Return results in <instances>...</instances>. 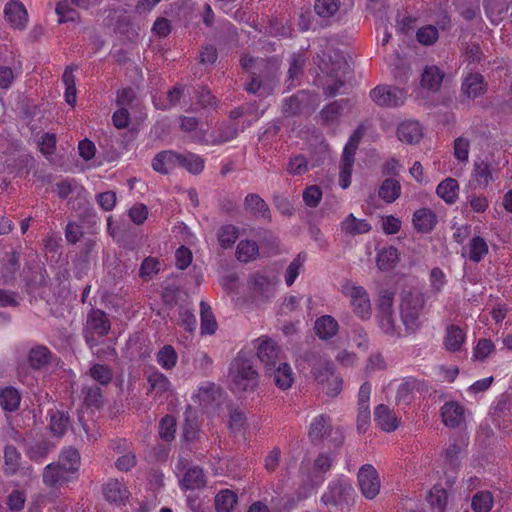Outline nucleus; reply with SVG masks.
<instances>
[{
	"label": "nucleus",
	"instance_id": "f257e3e1",
	"mask_svg": "<svg viewBox=\"0 0 512 512\" xmlns=\"http://www.w3.org/2000/svg\"><path fill=\"white\" fill-rule=\"evenodd\" d=\"M229 377L234 392H253L259 384V375L253 361L244 352H239L231 362Z\"/></svg>",
	"mask_w": 512,
	"mask_h": 512
},
{
	"label": "nucleus",
	"instance_id": "f03ea898",
	"mask_svg": "<svg viewBox=\"0 0 512 512\" xmlns=\"http://www.w3.org/2000/svg\"><path fill=\"white\" fill-rule=\"evenodd\" d=\"M425 305L424 295L419 292H404L400 305L401 319L409 333H415L421 327L420 314Z\"/></svg>",
	"mask_w": 512,
	"mask_h": 512
},
{
	"label": "nucleus",
	"instance_id": "7ed1b4c3",
	"mask_svg": "<svg viewBox=\"0 0 512 512\" xmlns=\"http://www.w3.org/2000/svg\"><path fill=\"white\" fill-rule=\"evenodd\" d=\"M366 132L363 124H360L350 136L346 143L340 162L339 185L346 189L351 183V174L353 170L355 154L359 143Z\"/></svg>",
	"mask_w": 512,
	"mask_h": 512
},
{
	"label": "nucleus",
	"instance_id": "20e7f679",
	"mask_svg": "<svg viewBox=\"0 0 512 512\" xmlns=\"http://www.w3.org/2000/svg\"><path fill=\"white\" fill-rule=\"evenodd\" d=\"M372 101L383 108H396L404 104L407 93L393 85H378L370 91Z\"/></svg>",
	"mask_w": 512,
	"mask_h": 512
},
{
	"label": "nucleus",
	"instance_id": "39448f33",
	"mask_svg": "<svg viewBox=\"0 0 512 512\" xmlns=\"http://www.w3.org/2000/svg\"><path fill=\"white\" fill-rule=\"evenodd\" d=\"M321 499L325 505L348 507L354 501V489L349 482L339 479L330 483Z\"/></svg>",
	"mask_w": 512,
	"mask_h": 512
},
{
	"label": "nucleus",
	"instance_id": "423d86ee",
	"mask_svg": "<svg viewBox=\"0 0 512 512\" xmlns=\"http://www.w3.org/2000/svg\"><path fill=\"white\" fill-rule=\"evenodd\" d=\"M329 62L331 63V67H326L325 71L330 77L334 78V83L325 87L324 94L327 97H333L345 84V73L348 68V63L345 58L338 53H335L334 58L329 55ZM324 64L328 66V63L324 62Z\"/></svg>",
	"mask_w": 512,
	"mask_h": 512
},
{
	"label": "nucleus",
	"instance_id": "0eeeda50",
	"mask_svg": "<svg viewBox=\"0 0 512 512\" xmlns=\"http://www.w3.org/2000/svg\"><path fill=\"white\" fill-rule=\"evenodd\" d=\"M358 484L362 494L368 498H375L380 490V479L376 469L370 465H363L358 472Z\"/></svg>",
	"mask_w": 512,
	"mask_h": 512
},
{
	"label": "nucleus",
	"instance_id": "6e6552de",
	"mask_svg": "<svg viewBox=\"0 0 512 512\" xmlns=\"http://www.w3.org/2000/svg\"><path fill=\"white\" fill-rule=\"evenodd\" d=\"M344 293L350 297L354 312L361 318L369 317L371 305L369 296L362 286H345Z\"/></svg>",
	"mask_w": 512,
	"mask_h": 512
},
{
	"label": "nucleus",
	"instance_id": "1a4fd4ad",
	"mask_svg": "<svg viewBox=\"0 0 512 512\" xmlns=\"http://www.w3.org/2000/svg\"><path fill=\"white\" fill-rule=\"evenodd\" d=\"M257 346V357L264 364L265 371L274 368L280 362L281 349L271 339H259Z\"/></svg>",
	"mask_w": 512,
	"mask_h": 512
},
{
	"label": "nucleus",
	"instance_id": "9d476101",
	"mask_svg": "<svg viewBox=\"0 0 512 512\" xmlns=\"http://www.w3.org/2000/svg\"><path fill=\"white\" fill-rule=\"evenodd\" d=\"M313 101V94L306 90H300L294 95L285 99L282 112L285 116H297L310 106Z\"/></svg>",
	"mask_w": 512,
	"mask_h": 512
},
{
	"label": "nucleus",
	"instance_id": "9b49d317",
	"mask_svg": "<svg viewBox=\"0 0 512 512\" xmlns=\"http://www.w3.org/2000/svg\"><path fill=\"white\" fill-rule=\"evenodd\" d=\"M223 390L215 383H206L201 386L197 393L199 404L204 409L215 408L222 401Z\"/></svg>",
	"mask_w": 512,
	"mask_h": 512
},
{
	"label": "nucleus",
	"instance_id": "f8f14e48",
	"mask_svg": "<svg viewBox=\"0 0 512 512\" xmlns=\"http://www.w3.org/2000/svg\"><path fill=\"white\" fill-rule=\"evenodd\" d=\"M244 209L256 218L271 221V211L268 204L258 194L249 193L244 199Z\"/></svg>",
	"mask_w": 512,
	"mask_h": 512
},
{
	"label": "nucleus",
	"instance_id": "ddd939ff",
	"mask_svg": "<svg viewBox=\"0 0 512 512\" xmlns=\"http://www.w3.org/2000/svg\"><path fill=\"white\" fill-rule=\"evenodd\" d=\"M4 12L6 19L14 28L22 29L25 27L28 14L22 2L10 0L6 4Z\"/></svg>",
	"mask_w": 512,
	"mask_h": 512
},
{
	"label": "nucleus",
	"instance_id": "4468645a",
	"mask_svg": "<svg viewBox=\"0 0 512 512\" xmlns=\"http://www.w3.org/2000/svg\"><path fill=\"white\" fill-rule=\"evenodd\" d=\"M441 416L447 427H459L464 421V407L458 402H447L441 408Z\"/></svg>",
	"mask_w": 512,
	"mask_h": 512
},
{
	"label": "nucleus",
	"instance_id": "2eb2a0df",
	"mask_svg": "<svg viewBox=\"0 0 512 512\" xmlns=\"http://www.w3.org/2000/svg\"><path fill=\"white\" fill-rule=\"evenodd\" d=\"M87 328L99 336H105L110 331L111 323L103 310L91 309L87 315Z\"/></svg>",
	"mask_w": 512,
	"mask_h": 512
},
{
	"label": "nucleus",
	"instance_id": "dca6fc26",
	"mask_svg": "<svg viewBox=\"0 0 512 512\" xmlns=\"http://www.w3.org/2000/svg\"><path fill=\"white\" fill-rule=\"evenodd\" d=\"M461 90L468 98L474 99L486 92L487 83L481 74L471 73L463 80Z\"/></svg>",
	"mask_w": 512,
	"mask_h": 512
},
{
	"label": "nucleus",
	"instance_id": "f3484780",
	"mask_svg": "<svg viewBox=\"0 0 512 512\" xmlns=\"http://www.w3.org/2000/svg\"><path fill=\"white\" fill-rule=\"evenodd\" d=\"M48 416L49 430L51 434L57 438L63 437L70 425V416L68 412L58 409H50L48 411Z\"/></svg>",
	"mask_w": 512,
	"mask_h": 512
},
{
	"label": "nucleus",
	"instance_id": "a211bd4d",
	"mask_svg": "<svg viewBox=\"0 0 512 512\" xmlns=\"http://www.w3.org/2000/svg\"><path fill=\"white\" fill-rule=\"evenodd\" d=\"M66 466L60 463H51L44 468L43 482L49 487L61 486L68 482Z\"/></svg>",
	"mask_w": 512,
	"mask_h": 512
},
{
	"label": "nucleus",
	"instance_id": "6ab92c4d",
	"mask_svg": "<svg viewBox=\"0 0 512 512\" xmlns=\"http://www.w3.org/2000/svg\"><path fill=\"white\" fill-rule=\"evenodd\" d=\"M266 375L273 378L277 387L286 390L291 387L294 379L290 365L285 362H279L278 366L265 371Z\"/></svg>",
	"mask_w": 512,
	"mask_h": 512
},
{
	"label": "nucleus",
	"instance_id": "aec40b11",
	"mask_svg": "<svg viewBox=\"0 0 512 512\" xmlns=\"http://www.w3.org/2000/svg\"><path fill=\"white\" fill-rule=\"evenodd\" d=\"M438 222L436 214L428 208H421L413 214L414 228L420 233H430Z\"/></svg>",
	"mask_w": 512,
	"mask_h": 512
},
{
	"label": "nucleus",
	"instance_id": "412c9836",
	"mask_svg": "<svg viewBox=\"0 0 512 512\" xmlns=\"http://www.w3.org/2000/svg\"><path fill=\"white\" fill-rule=\"evenodd\" d=\"M398 139L408 144L418 143L422 136V126L417 121H405L398 126Z\"/></svg>",
	"mask_w": 512,
	"mask_h": 512
},
{
	"label": "nucleus",
	"instance_id": "4be33fe9",
	"mask_svg": "<svg viewBox=\"0 0 512 512\" xmlns=\"http://www.w3.org/2000/svg\"><path fill=\"white\" fill-rule=\"evenodd\" d=\"M374 416L375 421L383 431L392 432L398 428L399 420L388 406L378 405L375 408Z\"/></svg>",
	"mask_w": 512,
	"mask_h": 512
},
{
	"label": "nucleus",
	"instance_id": "5701e85b",
	"mask_svg": "<svg viewBox=\"0 0 512 512\" xmlns=\"http://www.w3.org/2000/svg\"><path fill=\"white\" fill-rule=\"evenodd\" d=\"M298 361L300 362V365L307 364V366L311 368V372L314 377L323 376V374L318 371L319 365H326V367H328V358L321 350L311 349L304 351L299 356Z\"/></svg>",
	"mask_w": 512,
	"mask_h": 512
},
{
	"label": "nucleus",
	"instance_id": "b1692460",
	"mask_svg": "<svg viewBox=\"0 0 512 512\" xmlns=\"http://www.w3.org/2000/svg\"><path fill=\"white\" fill-rule=\"evenodd\" d=\"M104 498L111 503L123 502L128 499L127 488L117 479H109L102 488Z\"/></svg>",
	"mask_w": 512,
	"mask_h": 512
},
{
	"label": "nucleus",
	"instance_id": "393cba45",
	"mask_svg": "<svg viewBox=\"0 0 512 512\" xmlns=\"http://www.w3.org/2000/svg\"><path fill=\"white\" fill-rule=\"evenodd\" d=\"M331 419L327 415H319L310 425L308 437L312 443L316 444L330 433Z\"/></svg>",
	"mask_w": 512,
	"mask_h": 512
},
{
	"label": "nucleus",
	"instance_id": "a878e982",
	"mask_svg": "<svg viewBox=\"0 0 512 512\" xmlns=\"http://www.w3.org/2000/svg\"><path fill=\"white\" fill-rule=\"evenodd\" d=\"M338 328L337 321L330 315L319 317L314 325L316 335L322 340L333 338L337 334Z\"/></svg>",
	"mask_w": 512,
	"mask_h": 512
},
{
	"label": "nucleus",
	"instance_id": "bb28decb",
	"mask_svg": "<svg viewBox=\"0 0 512 512\" xmlns=\"http://www.w3.org/2000/svg\"><path fill=\"white\" fill-rule=\"evenodd\" d=\"M178 154L173 151H162L152 160V167L156 172L168 174L177 166Z\"/></svg>",
	"mask_w": 512,
	"mask_h": 512
},
{
	"label": "nucleus",
	"instance_id": "cd10ccee",
	"mask_svg": "<svg viewBox=\"0 0 512 512\" xmlns=\"http://www.w3.org/2000/svg\"><path fill=\"white\" fill-rule=\"evenodd\" d=\"M341 231L350 236L366 234L370 232L371 225L365 219H357L354 214H349L341 222Z\"/></svg>",
	"mask_w": 512,
	"mask_h": 512
},
{
	"label": "nucleus",
	"instance_id": "c85d7f7f",
	"mask_svg": "<svg viewBox=\"0 0 512 512\" xmlns=\"http://www.w3.org/2000/svg\"><path fill=\"white\" fill-rule=\"evenodd\" d=\"M180 484L185 490L200 489L204 487L206 480L203 470L198 466L189 468L184 474Z\"/></svg>",
	"mask_w": 512,
	"mask_h": 512
},
{
	"label": "nucleus",
	"instance_id": "c756f323",
	"mask_svg": "<svg viewBox=\"0 0 512 512\" xmlns=\"http://www.w3.org/2000/svg\"><path fill=\"white\" fill-rule=\"evenodd\" d=\"M401 194L400 182L393 178H387L379 188L378 195L386 203H393Z\"/></svg>",
	"mask_w": 512,
	"mask_h": 512
},
{
	"label": "nucleus",
	"instance_id": "7c9ffc66",
	"mask_svg": "<svg viewBox=\"0 0 512 512\" xmlns=\"http://www.w3.org/2000/svg\"><path fill=\"white\" fill-rule=\"evenodd\" d=\"M52 447L53 444L48 439L34 441L26 446V454L32 461L40 462L47 457Z\"/></svg>",
	"mask_w": 512,
	"mask_h": 512
},
{
	"label": "nucleus",
	"instance_id": "2f4dec72",
	"mask_svg": "<svg viewBox=\"0 0 512 512\" xmlns=\"http://www.w3.org/2000/svg\"><path fill=\"white\" fill-rule=\"evenodd\" d=\"M464 341L465 333L459 326L450 325L447 327L444 345L448 351H459Z\"/></svg>",
	"mask_w": 512,
	"mask_h": 512
},
{
	"label": "nucleus",
	"instance_id": "473e14b6",
	"mask_svg": "<svg viewBox=\"0 0 512 512\" xmlns=\"http://www.w3.org/2000/svg\"><path fill=\"white\" fill-rule=\"evenodd\" d=\"M59 23L79 22L80 14L74 8L72 0H60L55 8Z\"/></svg>",
	"mask_w": 512,
	"mask_h": 512
},
{
	"label": "nucleus",
	"instance_id": "72a5a7b5",
	"mask_svg": "<svg viewBox=\"0 0 512 512\" xmlns=\"http://www.w3.org/2000/svg\"><path fill=\"white\" fill-rule=\"evenodd\" d=\"M399 261V252L394 246L382 249L377 255V267L382 271L393 269Z\"/></svg>",
	"mask_w": 512,
	"mask_h": 512
},
{
	"label": "nucleus",
	"instance_id": "f704fd0d",
	"mask_svg": "<svg viewBox=\"0 0 512 512\" xmlns=\"http://www.w3.org/2000/svg\"><path fill=\"white\" fill-rule=\"evenodd\" d=\"M459 185L456 179L446 178L443 180L436 189L437 195L442 198L447 204H453L458 195Z\"/></svg>",
	"mask_w": 512,
	"mask_h": 512
},
{
	"label": "nucleus",
	"instance_id": "c9c22d12",
	"mask_svg": "<svg viewBox=\"0 0 512 512\" xmlns=\"http://www.w3.org/2000/svg\"><path fill=\"white\" fill-rule=\"evenodd\" d=\"M83 403L87 407L100 408L104 404L102 389L97 384L85 385L81 389Z\"/></svg>",
	"mask_w": 512,
	"mask_h": 512
},
{
	"label": "nucleus",
	"instance_id": "e433bc0d",
	"mask_svg": "<svg viewBox=\"0 0 512 512\" xmlns=\"http://www.w3.org/2000/svg\"><path fill=\"white\" fill-rule=\"evenodd\" d=\"M50 358V350L47 347L41 345L32 348L28 354L29 365L35 370H40L49 364Z\"/></svg>",
	"mask_w": 512,
	"mask_h": 512
},
{
	"label": "nucleus",
	"instance_id": "4c0bfd02",
	"mask_svg": "<svg viewBox=\"0 0 512 512\" xmlns=\"http://www.w3.org/2000/svg\"><path fill=\"white\" fill-rule=\"evenodd\" d=\"M443 74L436 66L426 67L421 76V85L432 91H437L441 87Z\"/></svg>",
	"mask_w": 512,
	"mask_h": 512
},
{
	"label": "nucleus",
	"instance_id": "58836bf2",
	"mask_svg": "<svg viewBox=\"0 0 512 512\" xmlns=\"http://www.w3.org/2000/svg\"><path fill=\"white\" fill-rule=\"evenodd\" d=\"M21 455L13 445H6L4 449V472L6 475H14L20 468Z\"/></svg>",
	"mask_w": 512,
	"mask_h": 512
},
{
	"label": "nucleus",
	"instance_id": "ea45409f",
	"mask_svg": "<svg viewBox=\"0 0 512 512\" xmlns=\"http://www.w3.org/2000/svg\"><path fill=\"white\" fill-rule=\"evenodd\" d=\"M237 494L231 490H221L215 496V509L217 512H232L237 504Z\"/></svg>",
	"mask_w": 512,
	"mask_h": 512
},
{
	"label": "nucleus",
	"instance_id": "a19ab883",
	"mask_svg": "<svg viewBox=\"0 0 512 512\" xmlns=\"http://www.w3.org/2000/svg\"><path fill=\"white\" fill-rule=\"evenodd\" d=\"M20 394L14 387H5L0 391V406L9 412H14L20 405Z\"/></svg>",
	"mask_w": 512,
	"mask_h": 512
},
{
	"label": "nucleus",
	"instance_id": "79ce46f5",
	"mask_svg": "<svg viewBox=\"0 0 512 512\" xmlns=\"http://www.w3.org/2000/svg\"><path fill=\"white\" fill-rule=\"evenodd\" d=\"M428 501L434 512H445L448 502V493L446 489L439 484L434 485L429 493Z\"/></svg>",
	"mask_w": 512,
	"mask_h": 512
},
{
	"label": "nucleus",
	"instance_id": "37998d69",
	"mask_svg": "<svg viewBox=\"0 0 512 512\" xmlns=\"http://www.w3.org/2000/svg\"><path fill=\"white\" fill-rule=\"evenodd\" d=\"M348 100H336L326 105L320 112V116L325 124H331L335 122L339 116L342 115L345 105Z\"/></svg>",
	"mask_w": 512,
	"mask_h": 512
},
{
	"label": "nucleus",
	"instance_id": "c03bdc74",
	"mask_svg": "<svg viewBox=\"0 0 512 512\" xmlns=\"http://www.w3.org/2000/svg\"><path fill=\"white\" fill-rule=\"evenodd\" d=\"M259 253L258 245L252 240H241L236 248V257L241 262L254 260Z\"/></svg>",
	"mask_w": 512,
	"mask_h": 512
},
{
	"label": "nucleus",
	"instance_id": "a18cd8bd",
	"mask_svg": "<svg viewBox=\"0 0 512 512\" xmlns=\"http://www.w3.org/2000/svg\"><path fill=\"white\" fill-rule=\"evenodd\" d=\"M473 172L480 186L487 187L490 182L494 181L491 164L485 160L475 161Z\"/></svg>",
	"mask_w": 512,
	"mask_h": 512
},
{
	"label": "nucleus",
	"instance_id": "49530a36",
	"mask_svg": "<svg viewBox=\"0 0 512 512\" xmlns=\"http://www.w3.org/2000/svg\"><path fill=\"white\" fill-rule=\"evenodd\" d=\"M177 165L184 167L190 173L198 174L204 169V160L195 154H178Z\"/></svg>",
	"mask_w": 512,
	"mask_h": 512
},
{
	"label": "nucleus",
	"instance_id": "de8ad7c7",
	"mask_svg": "<svg viewBox=\"0 0 512 512\" xmlns=\"http://www.w3.org/2000/svg\"><path fill=\"white\" fill-rule=\"evenodd\" d=\"M201 333L213 334L217 329V322L211 311V307L204 301L200 303Z\"/></svg>",
	"mask_w": 512,
	"mask_h": 512
},
{
	"label": "nucleus",
	"instance_id": "09e8293b",
	"mask_svg": "<svg viewBox=\"0 0 512 512\" xmlns=\"http://www.w3.org/2000/svg\"><path fill=\"white\" fill-rule=\"evenodd\" d=\"M261 68L259 70L260 79H262L265 85L273 84L277 79V74L279 70V65L276 60H262L260 64Z\"/></svg>",
	"mask_w": 512,
	"mask_h": 512
},
{
	"label": "nucleus",
	"instance_id": "8fccbe9b",
	"mask_svg": "<svg viewBox=\"0 0 512 512\" xmlns=\"http://www.w3.org/2000/svg\"><path fill=\"white\" fill-rule=\"evenodd\" d=\"M60 461L70 473H76L80 465V453L74 447H67L62 450Z\"/></svg>",
	"mask_w": 512,
	"mask_h": 512
},
{
	"label": "nucleus",
	"instance_id": "3c124183",
	"mask_svg": "<svg viewBox=\"0 0 512 512\" xmlns=\"http://www.w3.org/2000/svg\"><path fill=\"white\" fill-rule=\"evenodd\" d=\"M238 235V228L232 224L220 227L217 232L219 244L223 249L232 247L236 242Z\"/></svg>",
	"mask_w": 512,
	"mask_h": 512
},
{
	"label": "nucleus",
	"instance_id": "603ef678",
	"mask_svg": "<svg viewBox=\"0 0 512 512\" xmlns=\"http://www.w3.org/2000/svg\"><path fill=\"white\" fill-rule=\"evenodd\" d=\"M147 382L150 385V389L157 394L162 395L171 390V382L159 371L151 373L147 378Z\"/></svg>",
	"mask_w": 512,
	"mask_h": 512
},
{
	"label": "nucleus",
	"instance_id": "864d4df0",
	"mask_svg": "<svg viewBox=\"0 0 512 512\" xmlns=\"http://www.w3.org/2000/svg\"><path fill=\"white\" fill-rule=\"evenodd\" d=\"M238 136V126L234 122L223 123L218 131L217 135L213 138V144H222L233 140Z\"/></svg>",
	"mask_w": 512,
	"mask_h": 512
},
{
	"label": "nucleus",
	"instance_id": "5fc2aeb1",
	"mask_svg": "<svg viewBox=\"0 0 512 512\" xmlns=\"http://www.w3.org/2000/svg\"><path fill=\"white\" fill-rule=\"evenodd\" d=\"M156 358L162 368L170 370L176 365L178 356L173 346L165 345L158 351Z\"/></svg>",
	"mask_w": 512,
	"mask_h": 512
},
{
	"label": "nucleus",
	"instance_id": "6e6d98bb",
	"mask_svg": "<svg viewBox=\"0 0 512 512\" xmlns=\"http://www.w3.org/2000/svg\"><path fill=\"white\" fill-rule=\"evenodd\" d=\"M469 258L473 262H480L488 254V245L480 236H474L469 243Z\"/></svg>",
	"mask_w": 512,
	"mask_h": 512
},
{
	"label": "nucleus",
	"instance_id": "4d7b16f0",
	"mask_svg": "<svg viewBox=\"0 0 512 512\" xmlns=\"http://www.w3.org/2000/svg\"><path fill=\"white\" fill-rule=\"evenodd\" d=\"M89 374L100 385H108L113 379L112 369L104 364H94L90 368Z\"/></svg>",
	"mask_w": 512,
	"mask_h": 512
},
{
	"label": "nucleus",
	"instance_id": "13d9d810",
	"mask_svg": "<svg viewBox=\"0 0 512 512\" xmlns=\"http://www.w3.org/2000/svg\"><path fill=\"white\" fill-rule=\"evenodd\" d=\"M306 259L307 254L305 252H300L289 264L285 274V282L288 286H291L294 283Z\"/></svg>",
	"mask_w": 512,
	"mask_h": 512
},
{
	"label": "nucleus",
	"instance_id": "bf43d9fd",
	"mask_svg": "<svg viewBox=\"0 0 512 512\" xmlns=\"http://www.w3.org/2000/svg\"><path fill=\"white\" fill-rule=\"evenodd\" d=\"M493 505V496L489 491L476 493L472 498L471 506L475 512H489Z\"/></svg>",
	"mask_w": 512,
	"mask_h": 512
},
{
	"label": "nucleus",
	"instance_id": "052dcab7",
	"mask_svg": "<svg viewBox=\"0 0 512 512\" xmlns=\"http://www.w3.org/2000/svg\"><path fill=\"white\" fill-rule=\"evenodd\" d=\"M50 283V278L47 274V271L44 268H38L33 271L29 281L27 282V287L30 292H35L40 288L47 287Z\"/></svg>",
	"mask_w": 512,
	"mask_h": 512
},
{
	"label": "nucleus",
	"instance_id": "680f3d73",
	"mask_svg": "<svg viewBox=\"0 0 512 512\" xmlns=\"http://www.w3.org/2000/svg\"><path fill=\"white\" fill-rule=\"evenodd\" d=\"M286 170L290 175L293 176L303 175L309 170L308 161L306 160L305 156L301 154L295 155L290 158Z\"/></svg>",
	"mask_w": 512,
	"mask_h": 512
},
{
	"label": "nucleus",
	"instance_id": "e2e57ef3",
	"mask_svg": "<svg viewBox=\"0 0 512 512\" xmlns=\"http://www.w3.org/2000/svg\"><path fill=\"white\" fill-rule=\"evenodd\" d=\"M176 432V421L171 415L164 416L159 424V436L164 441H171L174 439Z\"/></svg>",
	"mask_w": 512,
	"mask_h": 512
},
{
	"label": "nucleus",
	"instance_id": "0e129e2a",
	"mask_svg": "<svg viewBox=\"0 0 512 512\" xmlns=\"http://www.w3.org/2000/svg\"><path fill=\"white\" fill-rule=\"evenodd\" d=\"M339 9L338 0H316L314 10L320 17H331Z\"/></svg>",
	"mask_w": 512,
	"mask_h": 512
},
{
	"label": "nucleus",
	"instance_id": "69168bd1",
	"mask_svg": "<svg viewBox=\"0 0 512 512\" xmlns=\"http://www.w3.org/2000/svg\"><path fill=\"white\" fill-rule=\"evenodd\" d=\"M160 262L157 258L147 257L143 260L139 270V276L147 281L152 278L153 275L159 272Z\"/></svg>",
	"mask_w": 512,
	"mask_h": 512
},
{
	"label": "nucleus",
	"instance_id": "338daca9",
	"mask_svg": "<svg viewBox=\"0 0 512 512\" xmlns=\"http://www.w3.org/2000/svg\"><path fill=\"white\" fill-rule=\"evenodd\" d=\"M302 196H303L304 203L308 207L315 208L321 202L322 190L317 185H311L304 189Z\"/></svg>",
	"mask_w": 512,
	"mask_h": 512
},
{
	"label": "nucleus",
	"instance_id": "774afa93",
	"mask_svg": "<svg viewBox=\"0 0 512 512\" xmlns=\"http://www.w3.org/2000/svg\"><path fill=\"white\" fill-rule=\"evenodd\" d=\"M438 30L432 25H427L418 29L416 38L423 45H432L438 39Z\"/></svg>",
	"mask_w": 512,
	"mask_h": 512
}]
</instances>
